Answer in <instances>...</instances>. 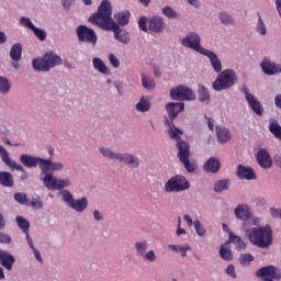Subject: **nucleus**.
Masks as SVG:
<instances>
[{
  "label": "nucleus",
  "instance_id": "nucleus-1",
  "mask_svg": "<svg viewBox=\"0 0 281 281\" xmlns=\"http://www.w3.org/2000/svg\"><path fill=\"white\" fill-rule=\"evenodd\" d=\"M111 14H113L111 2L103 0L98 9V12L92 14L88 21L89 23H92V25L102 27L105 32H114V38L119 41V43L128 45V43H131L128 32L122 31L117 22L111 20Z\"/></svg>",
  "mask_w": 281,
  "mask_h": 281
},
{
  "label": "nucleus",
  "instance_id": "nucleus-2",
  "mask_svg": "<svg viewBox=\"0 0 281 281\" xmlns=\"http://www.w3.org/2000/svg\"><path fill=\"white\" fill-rule=\"evenodd\" d=\"M247 232L248 240L251 245L260 247L261 249H268L273 245V231L271 226H261L259 228H250Z\"/></svg>",
  "mask_w": 281,
  "mask_h": 281
},
{
  "label": "nucleus",
  "instance_id": "nucleus-3",
  "mask_svg": "<svg viewBox=\"0 0 281 281\" xmlns=\"http://www.w3.org/2000/svg\"><path fill=\"white\" fill-rule=\"evenodd\" d=\"M63 65V58L56 53H46L40 59H33V68L35 71H49V69Z\"/></svg>",
  "mask_w": 281,
  "mask_h": 281
},
{
  "label": "nucleus",
  "instance_id": "nucleus-4",
  "mask_svg": "<svg viewBox=\"0 0 281 281\" xmlns=\"http://www.w3.org/2000/svg\"><path fill=\"white\" fill-rule=\"evenodd\" d=\"M236 71L232 69H225L218 74L216 80L213 82V89L215 91H225V89H232L236 85Z\"/></svg>",
  "mask_w": 281,
  "mask_h": 281
},
{
  "label": "nucleus",
  "instance_id": "nucleus-5",
  "mask_svg": "<svg viewBox=\"0 0 281 281\" xmlns=\"http://www.w3.org/2000/svg\"><path fill=\"white\" fill-rule=\"evenodd\" d=\"M99 151L103 157H108V159H117L121 164H125L126 166H131L132 168H139V158L131 155V154H116L109 148L100 147Z\"/></svg>",
  "mask_w": 281,
  "mask_h": 281
},
{
  "label": "nucleus",
  "instance_id": "nucleus-6",
  "mask_svg": "<svg viewBox=\"0 0 281 281\" xmlns=\"http://www.w3.org/2000/svg\"><path fill=\"white\" fill-rule=\"evenodd\" d=\"M186 190H190V182L181 175L172 176L165 183V192H183Z\"/></svg>",
  "mask_w": 281,
  "mask_h": 281
},
{
  "label": "nucleus",
  "instance_id": "nucleus-7",
  "mask_svg": "<svg viewBox=\"0 0 281 281\" xmlns=\"http://www.w3.org/2000/svg\"><path fill=\"white\" fill-rule=\"evenodd\" d=\"M178 150V159L183 164L186 170L188 172H194V165L190 162V144H188V142H179Z\"/></svg>",
  "mask_w": 281,
  "mask_h": 281
},
{
  "label": "nucleus",
  "instance_id": "nucleus-8",
  "mask_svg": "<svg viewBox=\"0 0 281 281\" xmlns=\"http://www.w3.org/2000/svg\"><path fill=\"white\" fill-rule=\"evenodd\" d=\"M76 32L79 43H88L93 46L98 43V35L95 34V31H93V29H89L87 25H79Z\"/></svg>",
  "mask_w": 281,
  "mask_h": 281
},
{
  "label": "nucleus",
  "instance_id": "nucleus-9",
  "mask_svg": "<svg viewBox=\"0 0 281 281\" xmlns=\"http://www.w3.org/2000/svg\"><path fill=\"white\" fill-rule=\"evenodd\" d=\"M170 95L172 100H196V94H194V91L188 86H178L177 88L171 89Z\"/></svg>",
  "mask_w": 281,
  "mask_h": 281
},
{
  "label": "nucleus",
  "instance_id": "nucleus-10",
  "mask_svg": "<svg viewBox=\"0 0 281 281\" xmlns=\"http://www.w3.org/2000/svg\"><path fill=\"white\" fill-rule=\"evenodd\" d=\"M43 183L48 190H63V188H69V186H71L69 179H56L54 175H46L43 179Z\"/></svg>",
  "mask_w": 281,
  "mask_h": 281
},
{
  "label": "nucleus",
  "instance_id": "nucleus-11",
  "mask_svg": "<svg viewBox=\"0 0 281 281\" xmlns=\"http://www.w3.org/2000/svg\"><path fill=\"white\" fill-rule=\"evenodd\" d=\"M181 45L183 47H189V49H194L199 54H202L205 48L201 46V36L196 33H189L186 37L182 38Z\"/></svg>",
  "mask_w": 281,
  "mask_h": 281
},
{
  "label": "nucleus",
  "instance_id": "nucleus-12",
  "mask_svg": "<svg viewBox=\"0 0 281 281\" xmlns=\"http://www.w3.org/2000/svg\"><path fill=\"white\" fill-rule=\"evenodd\" d=\"M243 91L245 93V99L248 102V105L251 109V111H254L256 115L262 116V113H265V108L262 106V103L258 101L256 95L249 92V89L247 87H244Z\"/></svg>",
  "mask_w": 281,
  "mask_h": 281
},
{
  "label": "nucleus",
  "instance_id": "nucleus-13",
  "mask_svg": "<svg viewBox=\"0 0 281 281\" xmlns=\"http://www.w3.org/2000/svg\"><path fill=\"white\" fill-rule=\"evenodd\" d=\"M0 157L3 161V164H5V166H8V168H10V170H18V172H25V168H23V166L16 164L15 160H12V158H10V154L8 153V149H5V147L0 145Z\"/></svg>",
  "mask_w": 281,
  "mask_h": 281
},
{
  "label": "nucleus",
  "instance_id": "nucleus-14",
  "mask_svg": "<svg viewBox=\"0 0 281 281\" xmlns=\"http://www.w3.org/2000/svg\"><path fill=\"white\" fill-rule=\"evenodd\" d=\"M20 161L25 168H36V166H38L42 170L44 158L22 154L20 156Z\"/></svg>",
  "mask_w": 281,
  "mask_h": 281
},
{
  "label": "nucleus",
  "instance_id": "nucleus-15",
  "mask_svg": "<svg viewBox=\"0 0 281 281\" xmlns=\"http://www.w3.org/2000/svg\"><path fill=\"white\" fill-rule=\"evenodd\" d=\"M186 109V103L183 102H169L166 104V111L168 113L169 120L175 122L177 115L181 113Z\"/></svg>",
  "mask_w": 281,
  "mask_h": 281
},
{
  "label": "nucleus",
  "instance_id": "nucleus-16",
  "mask_svg": "<svg viewBox=\"0 0 281 281\" xmlns=\"http://www.w3.org/2000/svg\"><path fill=\"white\" fill-rule=\"evenodd\" d=\"M257 164H259L260 168L269 169L273 166V160L271 159V155L267 149H259L257 153Z\"/></svg>",
  "mask_w": 281,
  "mask_h": 281
},
{
  "label": "nucleus",
  "instance_id": "nucleus-17",
  "mask_svg": "<svg viewBox=\"0 0 281 281\" xmlns=\"http://www.w3.org/2000/svg\"><path fill=\"white\" fill-rule=\"evenodd\" d=\"M202 56H206V58H209L211 66L216 74H221V71H223V63L218 59V55H216V53L205 49L202 53Z\"/></svg>",
  "mask_w": 281,
  "mask_h": 281
},
{
  "label": "nucleus",
  "instance_id": "nucleus-18",
  "mask_svg": "<svg viewBox=\"0 0 281 281\" xmlns=\"http://www.w3.org/2000/svg\"><path fill=\"white\" fill-rule=\"evenodd\" d=\"M165 124L166 126H169L168 133H169L170 139H175L177 142V145L179 144V142H186L181 139V135H183V131L177 127L175 123L170 122V120H168V116L165 117Z\"/></svg>",
  "mask_w": 281,
  "mask_h": 281
},
{
  "label": "nucleus",
  "instance_id": "nucleus-19",
  "mask_svg": "<svg viewBox=\"0 0 281 281\" xmlns=\"http://www.w3.org/2000/svg\"><path fill=\"white\" fill-rule=\"evenodd\" d=\"M236 175L238 179H245L246 181H254V179H257L254 168L245 167L243 165H238Z\"/></svg>",
  "mask_w": 281,
  "mask_h": 281
},
{
  "label": "nucleus",
  "instance_id": "nucleus-20",
  "mask_svg": "<svg viewBox=\"0 0 281 281\" xmlns=\"http://www.w3.org/2000/svg\"><path fill=\"white\" fill-rule=\"evenodd\" d=\"M64 165L63 162H54L49 159H45L42 164V175H45V177H47V175H52L49 173V170H52V172H58L59 170H63Z\"/></svg>",
  "mask_w": 281,
  "mask_h": 281
},
{
  "label": "nucleus",
  "instance_id": "nucleus-21",
  "mask_svg": "<svg viewBox=\"0 0 281 281\" xmlns=\"http://www.w3.org/2000/svg\"><path fill=\"white\" fill-rule=\"evenodd\" d=\"M14 256L10 255V252L0 249V265L7 269V271H12V267L14 266Z\"/></svg>",
  "mask_w": 281,
  "mask_h": 281
},
{
  "label": "nucleus",
  "instance_id": "nucleus-22",
  "mask_svg": "<svg viewBox=\"0 0 281 281\" xmlns=\"http://www.w3.org/2000/svg\"><path fill=\"white\" fill-rule=\"evenodd\" d=\"M261 69L267 74V76H276V74H281V67L268 59L262 60Z\"/></svg>",
  "mask_w": 281,
  "mask_h": 281
},
{
  "label": "nucleus",
  "instance_id": "nucleus-23",
  "mask_svg": "<svg viewBox=\"0 0 281 281\" xmlns=\"http://www.w3.org/2000/svg\"><path fill=\"white\" fill-rule=\"evenodd\" d=\"M164 27H166V24L164 23V18L161 16H154L148 22V30H150V32H156L159 34L164 32Z\"/></svg>",
  "mask_w": 281,
  "mask_h": 281
},
{
  "label": "nucleus",
  "instance_id": "nucleus-24",
  "mask_svg": "<svg viewBox=\"0 0 281 281\" xmlns=\"http://www.w3.org/2000/svg\"><path fill=\"white\" fill-rule=\"evenodd\" d=\"M235 216L239 221H249V218H251V211H249L248 205L239 204L235 209Z\"/></svg>",
  "mask_w": 281,
  "mask_h": 281
},
{
  "label": "nucleus",
  "instance_id": "nucleus-25",
  "mask_svg": "<svg viewBox=\"0 0 281 281\" xmlns=\"http://www.w3.org/2000/svg\"><path fill=\"white\" fill-rule=\"evenodd\" d=\"M204 170L205 172H218L221 170V160H218L216 157L209 158V160L204 164Z\"/></svg>",
  "mask_w": 281,
  "mask_h": 281
},
{
  "label": "nucleus",
  "instance_id": "nucleus-26",
  "mask_svg": "<svg viewBox=\"0 0 281 281\" xmlns=\"http://www.w3.org/2000/svg\"><path fill=\"white\" fill-rule=\"evenodd\" d=\"M228 243H232L233 245H236V250L237 251H245V249H247V244H245V241L243 240V238H240V236L235 235L234 233H229V237H228Z\"/></svg>",
  "mask_w": 281,
  "mask_h": 281
},
{
  "label": "nucleus",
  "instance_id": "nucleus-27",
  "mask_svg": "<svg viewBox=\"0 0 281 281\" xmlns=\"http://www.w3.org/2000/svg\"><path fill=\"white\" fill-rule=\"evenodd\" d=\"M21 56H23V45H21V43L13 44L10 50V58L14 63H19Z\"/></svg>",
  "mask_w": 281,
  "mask_h": 281
},
{
  "label": "nucleus",
  "instance_id": "nucleus-28",
  "mask_svg": "<svg viewBox=\"0 0 281 281\" xmlns=\"http://www.w3.org/2000/svg\"><path fill=\"white\" fill-rule=\"evenodd\" d=\"M216 135L221 144H226V142H229L232 139V134L229 133V130L225 127L216 126Z\"/></svg>",
  "mask_w": 281,
  "mask_h": 281
},
{
  "label": "nucleus",
  "instance_id": "nucleus-29",
  "mask_svg": "<svg viewBox=\"0 0 281 281\" xmlns=\"http://www.w3.org/2000/svg\"><path fill=\"white\" fill-rule=\"evenodd\" d=\"M220 258H222V260H226V262L234 260V255L232 254V249H229V241H226L221 246Z\"/></svg>",
  "mask_w": 281,
  "mask_h": 281
},
{
  "label": "nucleus",
  "instance_id": "nucleus-30",
  "mask_svg": "<svg viewBox=\"0 0 281 281\" xmlns=\"http://www.w3.org/2000/svg\"><path fill=\"white\" fill-rule=\"evenodd\" d=\"M0 184L4 188H12L14 186V178L8 171H0Z\"/></svg>",
  "mask_w": 281,
  "mask_h": 281
},
{
  "label": "nucleus",
  "instance_id": "nucleus-31",
  "mask_svg": "<svg viewBox=\"0 0 281 281\" xmlns=\"http://www.w3.org/2000/svg\"><path fill=\"white\" fill-rule=\"evenodd\" d=\"M114 19L116 21V25H128V22L131 21V12L128 11H122L116 14H114Z\"/></svg>",
  "mask_w": 281,
  "mask_h": 281
},
{
  "label": "nucleus",
  "instance_id": "nucleus-32",
  "mask_svg": "<svg viewBox=\"0 0 281 281\" xmlns=\"http://www.w3.org/2000/svg\"><path fill=\"white\" fill-rule=\"evenodd\" d=\"M88 205H89V201L87 200V198H82V199L72 201V204H70V207L71 210H75V212H85Z\"/></svg>",
  "mask_w": 281,
  "mask_h": 281
},
{
  "label": "nucleus",
  "instance_id": "nucleus-33",
  "mask_svg": "<svg viewBox=\"0 0 281 281\" xmlns=\"http://www.w3.org/2000/svg\"><path fill=\"white\" fill-rule=\"evenodd\" d=\"M136 111L139 113H146V111H150V100L147 97H142L136 104Z\"/></svg>",
  "mask_w": 281,
  "mask_h": 281
},
{
  "label": "nucleus",
  "instance_id": "nucleus-34",
  "mask_svg": "<svg viewBox=\"0 0 281 281\" xmlns=\"http://www.w3.org/2000/svg\"><path fill=\"white\" fill-rule=\"evenodd\" d=\"M169 249L171 251H175L176 254H181L182 258H186L188 256V251H190V245L186 244L184 246L181 245H169Z\"/></svg>",
  "mask_w": 281,
  "mask_h": 281
},
{
  "label": "nucleus",
  "instance_id": "nucleus-35",
  "mask_svg": "<svg viewBox=\"0 0 281 281\" xmlns=\"http://www.w3.org/2000/svg\"><path fill=\"white\" fill-rule=\"evenodd\" d=\"M92 63L97 71H100V74H109V67H106V64H104L102 59L95 57L93 58Z\"/></svg>",
  "mask_w": 281,
  "mask_h": 281
},
{
  "label": "nucleus",
  "instance_id": "nucleus-36",
  "mask_svg": "<svg viewBox=\"0 0 281 281\" xmlns=\"http://www.w3.org/2000/svg\"><path fill=\"white\" fill-rule=\"evenodd\" d=\"M142 85L147 91H151V89H155V80H153L145 74L142 75Z\"/></svg>",
  "mask_w": 281,
  "mask_h": 281
},
{
  "label": "nucleus",
  "instance_id": "nucleus-37",
  "mask_svg": "<svg viewBox=\"0 0 281 281\" xmlns=\"http://www.w3.org/2000/svg\"><path fill=\"white\" fill-rule=\"evenodd\" d=\"M135 249H136L137 256H140L143 258L146 255V250L148 249V243L137 241L135 244Z\"/></svg>",
  "mask_w": 281,
  "mask_h": 281
},
{
  "label": "nucleus",
  "instance_id": "nucleus-38",
  "mask_svg": "<svg viewBox=\"0 0 281 281\" xmlns=\"http://www.w3.org/2000/svg\"><path fill=\"white\" fill-rule=\"evenodd\" d=\"M18 227L22 229L23 234H27L30 232V222L21 216L16 217Z\"/></svg>",
  "mask_w": 281,
  "mask_h": 281
},
{
  "label": "nucleus",
  "instance_id": "nucleus-39",
  "mask_svg": "<svg viewBox=\"0 0 281 281\" xmlns=\"http://www.w3.org/2000/svg\"><path fill=\"white\" fill-rule=\"evenodd\" d=\"M225 190H229V181L228 180H220L214 186V192H225Z\"/></svg>",
  "mask_w": 281,
  "mask_h": 281
},
{
  "label": "nucleus",
  "instance_id": "nucleus-40",
  "mask_svg": "<svg viewBox=\"0 0 281 281\" xmlns=\"http://www.w3.org/2000/svg\"><path fill=\"white\" fill-rule=\"evenodd\" d=\"M14 200L16 203H20V205H27L30 203V199H27V194L25 193H15Z\"/></svg>",
  "mask_w": 281,
  "mask_h": 281
},
{
  "label": "nucleus",
  "instance_id": "nucleus-41",
  "mask_svg": "<svg viewBox=\"0 0 281 281\" xmlns=\"http://www.w3.org/2000/svg\"><path fill=\"white\" fill-rule=\"evenodd\" d=\"M220 21L224 25H234V19H232V16L226 12L220 13Z\"/></svg>",
  "mask_w": 281,
  "mask_h": 281
},
{
  "label": "nucleus",
  "instance_id": "nucleus-42",
  "mask_svg": "<svg viewBox=\"0 0 281 281\" xmlns=\"http://www.w3.org/2000/svg\"><path fill=\"white\" fill-rule=\"evenodd\" d=\"M61 196L68 207L74 203V195L68 190L61 191Z\"/></svg>",
  "mask_w": 281,
  "mask_h": 281
},
{
  "label": "nucleus",
  "instance_id": "nucleus-43",
  "mask_svg": "<svg viewBox=\"0 0 281 281\" xmlns=\"http://www.w3.org/2000/svg\"><path fill=\"white\" fill-rule=\"evenodd\" d=\"M257 32H259L261 36H265V34H267V26L265 25L260 13H258Z\"/></svg>",
  "mask_w": 281,
  "mask_h": 281
},
{
  "label": "nucleus",
  "instance_id": "nucleus-44",
  "mask_svg": "<svg viewBox=\"0 0 281 281\" xmlns=\"http://www.w3.org/2000/svg\"><path fill=\"white\" fill-rule=\"evenodd\" d=\"M10 91V81L5 77H0V93H8Z\"/></svg>",
  "mask_w": 281,
  "mask_h": 281
},
{
  "label": "nucleus",
  "instance_id": "nucleus-45",
  "mask_svg": "<svg viewBox=\"0 0 281 281\" xmlns=\"http://www.w3.org/2000/svg\"><path fill=\"white\" fill-rule=\"evenodd\" d=\"M32 32L33 34L36 35L38 41H45V38H47V32H45V30H42L35 26L32 29Z\"/></svg>",
  "mask_w": 281,
  "mask_h": 281
},
{
  "label": "nucleus",
  "instance_id": "nucleus-46",
  "mask_svg": "<svg viewBox=\"0 0 281 281\" xmlns=\"http://www.w3.org/2000/svg\"><path fill=\"white\" fill-rule=\"evenodd\" d=\"M199 100L200 102H205L210 100V92L204 87L199 89Z\"/></svg>",
  "mask_w": 281,
  "mask_h": 281
},
{
  "label": "nucleus",
  "instance_id": "nucleus-47",
  "mask_svg": "<svg viewBox=\"0 0 281 281\" xmlns=\"http://www.w3.org/2000/svg\"><path fill=\"white\" fill-rule=\"evenodd\" d=\"M270 133L277 137V139H281V126L278 123H273L270 125Z\"/></svg>",
  "mask_w": 281,
  "mask_h": 281
},
{
  "label": "nucleus",
  "instance_id": "nucleus-48",
  "mask_svg": "<svg viewBox=\"0 0 281 281\" xmlns=\"http://www.w3.org/2000/svg\"><path fill=\"white\" fill-rule=\"evenodd\" d=\"M162 14H165L167 16V19H177V16H179L177 14V11H175L172 8L170 7H165L162 9Z\"/></svg>",
  "mask_w": 281,
  "mask_h": 281
},
{
  "label": "nucleus",
  "instance_id": "nucleus-49",
  "mask_svg": "<svg viewBox=\"0 0 281 281\" xmlns=\"http://www.w3.org/2000/svg\"><path fill=\"white\" fill-rule=\"evenodd\" d=\"M240 265H249V262H254V257L251 254H243L239 256Z\"/></svg>",
  "mask_w": 281,
  "mask_h": 281
},
{
  "label": "nucleus",
  "instance_id": "nucleus-50",
  "mask_svg": "<svg viewBox=\"0 0 281 281\" xmlns=\"http://www.w3.org/2000/svg\"><path fill=\"white\" fill-rule=\"evenodd\" d=\"M194 227L198 236H205L206 231L203 228V225L201 224V221L196 220L194 221Z\"/></svg>",
  "mask_w": 281,
  "mask_h": 281
},
{
  "label": "nucleus",
  "instance_id": "nucleus-51",
  "mask_svg": "<svg viewBox=\"0 0 281 281\" xmlns=\"http://www.w3.org/2000/svg\"><path fill=\"white\" fill-rule=\"evenodd\" d=\"M138 27L142 30V32H148V18L142 16L138 20Z\"/></svg>",
  "mask_w": 281,
  "mask_h": 281
},
{
  "label": "nucleus",
  "instance_id": "nucleus-52",
  "mask_svg": "<svg viewBox=\"0 0 281 281\" xmlns=\"http://www.w3.org/2000/svg\"><path fill=\"white\" fill-rule=\"evenodd\" d=\"M20 23L24 27H29V30H34V27H35L34 23H32V20H30V18L22 16L20 19Z\"/></svg>",
  "mask_w": 281,
  "mask_h": 281
},
{
  "label": "nucleus",
  "instance_id": "nucleus-53",
  "mask_svg": "<svg viewBox=\"0 0 281 281\" xmlns=\"http://www.w3.org/2000/svg\"><path fill=\"white\" fill-rule=\"evenodd\" d=\"M144 260H147V262H155L157 260V256L155 255L154 250H149L145 252Z\"/></svg>",
  "mask_w": 281,
  "mask_h": 281
},
{
  "label": "nucleus",
  "instance_id": "nucleus-54",
  "mask_svg": "<svg viewBox=\"0 0 281 281\" xmlns=\"http://www.w3.org/2000/svg\"><path fill=\"white\" fill-rule=\"evenodd\" d=\"M109 60L115 69H117V67H120V59H117V57L114 54L109 55Z\"/></svg>",
  "mask_w": 281,
  "mask_h": 281
},
{
  "label": "nucleus",
  "instance_id": "nucleus-55",
  "mask_svg": "<svg viewBox=\"0 0 281 281\" xmlns=\"http://www.w3.org/2000/svg\"><path fill=\"white\" fill-rule=\"evenodd\" d=\"M226 273H227V276H231V278H233V280H236V268L234 267V265H229L226 268Z\"/></svg>",
  "mask_w": 281,
  "mask_h": 281
},
{
  "label": "nucleus",
  "instance_id": "nucleus-56",
  "mask_svg": "<svg viewBox=\"0 0 281 281\" xmlns=\"http://www.w3.org/2000/svg\"><path fill=\"white\" fill-rule=\"evenodd\" d=\"M0 243L10 244L12 243V238L8 234L0 233Z\"/></svg>",
  "mask_w": 281,
  "mask_h": 281
},
{
  "label": "nucleus",
  "instance_id": "nucleus-57",
  "mask_svg": "<svg viewBox=\"0 0 281 281\" xmlns=\"http://www.w3.org/2000/svg\"><path fill=\"white\" fill-rule=\"evenodd\" d=\"M270 214L272 216V218H281V209H270Z\"/></svg>",
  "mask_w": 281,
  "mask_h": 281
},
{
  "label": "nucleus",
  "instance_id": "nucleus-58",
  "mask_svg": "<svg viewBox=\"0 0 281 281\" xmlns=\"http://www.w3.org/2000/svg\"><path fill=\"white\" fill-rule=\"evenodd\" d=\"M31 205L32 207H36L37 210H40V207H43V202H41V200L33 199L31 201Z\"/></svg>",
  "mask_w": 281,
  "mask_h": 281
},
{
  "label": "nucleus",
  "instance_id": "nucleus-59",
  "mask_svg": "<svg viewBox=\"0 0 281 281\" xmlns=\"http://www.w3.org/2000/svg\"><path fill=\"white\" fill-rule=\"evenodd\" d=\"M33 254H34V257L35 259L38 261V262H43V257H41V252L35 248H31Z\"/></svg>",
  "mask_w": 281,
  "mask_h": 281
},
{
  "label": "nucleus",
  "instance_id": "nucleus-60",
  "mask_svg": "<svg viewBox=\"0 0 281 281\" xmlns=\"http://www.w3.org/2000/svg\"><path fill=\"white\" fill-rule=\"evenodd\" d=\"M26 236L27 245L31 249H34V241H32V237L30 236V232L24 233Z\"/></svg>",
  "mask_w": 281,
  "mask_h": 281
},
{
  "label": "nucleus",
  "instance_id": "nucleus-61",
  "mask_svg": "<svg viewBox=\"0 0 281 281\" xmlns=\"http://www.w3.org/2000/svg\"><path fill=\"white\" fill-rule=\"evenodd\" d=\"M183 218L186 223H188L189 227H192L194 225V222L192 221V217H190V215H184Z\"/></svg>",
  "mask_w": 281,
  "mask_h": 281
},
{
  "label": "nucleus",
  "instance_id": "nucleus-62",
  "mask_svg": "<svg viewBox=\"0 0 281 281\" xmlns=\"http://www.w3.org/2000/svg\"><path fill=\"white\" fill-rule=\"evenodd\" d=\"M274 164L278 168H281V154L274 156Z\"/></svg>",
  "mask_w": 281,
  "mask_h": 281
},
{
  "label": "nucleus",
  "instance_id": "nucleus-63",
  "mask_svg": "<svg viewBox=\"0 0 281 281\" xmlns=\"http://www.w3.org/2000/svg\"><path fill=\"white\" fill-rule=\"evenodd\" d=\"M274 104H276V106H278V109H281V94H278L274 98Z\"/></svg>",
  "mask_w": 281,
  "mask_h": 281
},
{
  "label": "nucleus",
  "instance_id": "nucleus-64",
  "mask_svg": "<svg viewBox=\"0 0 281 281\" xmlns=\"http://www.w3.org/2000/svg\"><path fill=\"white\" fill-rule=\"evenodd\" d=\"M205 119L207 120V126L210 131H214V121L207 116H205Z\"/></svg>",
  "mask_w": 281,
  "mask_h": 281
}]
</instances>
